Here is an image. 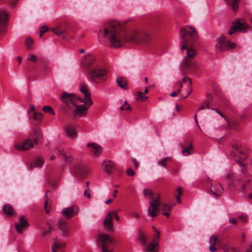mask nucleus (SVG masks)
Segmentation results:
<instances>
[{"instance_id":"9d476101","label":"nucleus","mask_w":252,"mask_h":252,"mask_svg":"<svg viewBox=\"0 0 252 252\" xmlns=\"http://www.w3.org/2000/svg\"><path fill=\"white\" fill-rule=\"evenodd\" d=\"M216 48L220 50H231L235 48L236 44L231 43L229 40H226L223 35H221L217 39Z\"/></svg>"},{"instance_id":"5701e85b","label":"nucleus","mask_w":252,"mask_h":252,"mask_svg":"<svg viewBox=\"0 0 252 252\" xmlns=\"http://www.w3.org/2000/svg\"><path fill=\"white\" fill-rule=\"evenodd\" d=\"M159 239H157L156 237H154L152 241L146 246L145 251L151 252H157L155 248L158 246Z\"/></svg>"},{"instance_id":"8fccbe9b","label":"nucleus","mask_w":252,"mask_h":252,"mask_svg":"<svg viewBox=\"0 0 252 252\" xmlns=\"http://www.w3.org/2000/svg\"><path fill=\"white\" fill-rule=\"evenodd\" d=\"M33 42V40L32 38L29 37L27 39L26 41V43L27 44V45H28V49H30L29 46H30L32 44Z\"/></svg>"},{"instance_id":"a878e982","label":"nucleus","mask_w":252,"mask_h":252,"mask_svg":"<svg viewBox=\"0 0 252 252\" xmlns=\"http://www.w3.org/2000/svg\"><path fill=\"white\" fill-rule=\"evenodd\" d=\"M213 100V96L210 94H207L206 98L202 105L198 108V111L202 110L205 108H209V106Z\"/></svg>"},{"instance_id":"a211bd4d","label":"nucleus","mask_w":252,"mask_h":252,"mask_svg":"<svg viewBox=\"0 0 252 252\" xmlns=\"http://www.w3.org/2000/svg\"><path fill=\"white\" fill-rule=\"evenodd\" d=\"M102 167L104 172L107 174H110L114 169L115 165L111 161L105 160L102 163Z\"/></svg>"},{"instance_id":"4be33fe9","label":"nucleus","mask_w":252,"mask_h":252,"mask_svg":"<svg viewBox=\"0 0 252 252\" xmlns=\"http://www.w3.org/2000/svg\"><path fill=\"white\" fill-rule=\"evenodd\" d=\"M103 224L108 231H111L113 230V224L112 223V219L109 213L107 214L103 221Z\"/></svg>"},{"instance_id":"393cba45","label":"nucleus","mask_w":252,"mask_h":252,"mask_svg":"<svg viewBox=\"0 0 252 252\" xmlns=\"http://www.w3.org/2000/svg\"><path fill=\"white\" fill-rule=\"evenodd\" d=\"M240 0H224L226 4L234 11H236L239 7Z\"/></svg>"},{"instance_id":"5fc2aeb1","label":"nucleus","mask_w":252,"mask_h":252,"mask_svg":"<svg viewBox=\"0 0 252 252\" xmlns=\"http://www.w3.org/2000/svg\"><path fill=\"white\" fill-rule=\"evenodd\" d=\"M251 181V179H248V180L244 181L243 185L241 186V189L242 190H244L246 186V185L247 184H248Z\"/></svg>"},{"instance_id":"72a5a7b5","label":"nucleus","mask_w":252,"mask_h":252,"mask_svg":"<svg viewBox=\"0 0 252 252\" xmlns=\"http://www.w3.org/2000/svg\"><path fill=\"white\" fill-rule=\"evenodd\" d=\"M136 100L137 101H143L144 100H146L148 97L147 96H145L143 94L142 92H138L136 94Z\"/></svg>"},{"instance_id":"6e6552de","label":"nucleus","mask_w":252,"mask_h":252,"mask_svg":"<svg viewBox=\"0 0 252 252\" xmlns=\"http://www.w3.org/2000/svg\"><path fill=\"white\" fill-rule=\"evenodd\" d=\"M232 24V27L228 31V34L230 35H232L237 31L245 33L250 28V26L241 19H237L234 21Z\"/></svg>"},{"instance_id":"f3484780","label":"nucleus","mask_w":252,"mask_h":252,"mask_svg":"<svg viewBox=\"0 0 252 252\" xmlns=\"http://www.w3.org/2000/svg\"><path fill=\"white\" fill-rule=\"evenodd\" d=\"M87 147L89 149V151L96 156L100 155L102 151L101 147L96 143H89L87 144Z\"/></svg>"},{"instance_id":"3c124183","label":"nucleus","mask_w":252,"mask_h":252,"mask_svg":"<svg viewBox=\"0 0 252 252\" xmlns=\"http://www.w3.org/2000/svg\"><path fill=\"white\" fill-rule=\"evenodd\" d=\"M126 173L128 176H134L135 174L131 168H128L126 171Z\"/></svg>"},{"instance_id":"412c9836","label":"nucleus","mask_w":252,"mask_h":252,"mask_svg":"<svg viewBox=\"0 0 252 252\" xmlns=\"http://www.w3.org/2000/svg\"><path fill=\"white\" fill-rule=\"evenodd\" d=\"M57 226L60 229L63 235H67L68 234L69 228L64 220H59L57 223Z\"/></svg>"},{"instance_id":"bf43d9fd","label":"nucleus","mask_w":252,"mask_h":252,"mask_svg":"<svg viewBox=\"0 0 252 252\" xmlns=\"http://www.w3.org/2000/svg\"><path fill=\"white\" fill-rule=\"evenodd\" d=\"M241 172L243 174L244 176L247 177V169L245 166L242 167Z\"/></svg>"},{"instance_id":"0eeeda50","label":"nucleus","mask_w":252,"mask_h":252,"mask_svg":"<svg viewBox=\"0 0 252 252\" xmlns=\"http://www.w3.org/2000/svg\"><path fill=\"white\" fill-rule=\"evenodd\" d=\"M84 102L82 104H76L75 107L73 111V116L75 118L86 117L87 115L88 110L92 105L93 102L91 99L88 97L87 100L83 99Z\"/></svg>"},{"instance_id":"f257e3e1","label":"nucleus","mask_w":252,"mask_h":252,"mask_svg":"<svg viewBox=\"0 0 252 252\" xmlns=\"http://www.w3.org/2000/svg\"><path fill=\"white\" fill-rule=\"evenodd\" d=\"M103 35L111 43L114 48L122 46L125 41L135 43L147 42L150 39L149 34L144 31L134 30L125 35L122 31V26L116 21L107 22L103 30Z\"/></svg>"},{"instance_id":"13d9d810","label":"nucleus","mask_w":252,"mask_h":252,"mask_svg":"<svg viewBox=\"0 0 252 252\" xmlns=\"http://www.w3.org/2000/svg\"><path fill=\"white\" fill-rule=\"evenodd\" d=\"M153 229L156 232V235L154 237H156L157 239H159L160 237V232L157 230L154 226L153 227Z\"/></svg>"},{"instance_id":"20e7f679","label":"nucleus","mask_w":252,"mask_h":252,"mask_svg":"<svg viewBox=\"0 0 252 252\" xmlns=\"http://www.w3.org/2000/svg\"><path fill=\"white\" fill-rule=\"evenodd\" d=\"M150 207L148 208V215L154 218L157 216V213L159 210V207L163 211H171L173 206L168 205L166 203H161L160 197L158 195L157 197L150 202Z\"/></svg>"},{"instance_id":"423d86ee","label":"nucleus","mask_w":252,"mask_h":252,"mask_svg":"<svg viewBox=\"0 0 252 252\" xmlns=\"http://www.w3.org/2000/svg\"><path fill=\"white\" fill-rule=\"evenodd\" d=\"M107 71L105 69H101L95 67L91 69L89 71L91 80L95 83H101L104 82L107 78Z\"/></svg>"},{"instance_id":"e2e57ef3","label":"nucleus","mask_w":252,"mask_h":252,"mask_svg":"<svg viewBox=\"0 0 252 252\" xmlns=\"http://www.w3.org/2000/svg\"><path fill=\"white\" fill-rule=\"evenodd\" d=\"M84 196H86L87 198H89L91 197V194L89 192L87 189H86L84 192Z\"/></svg>"},{"instance_id":"6e6d98bb","label":"nucleus","mask_w":252,"mask_h":252,"mask_svg":"<svg viewBox=\"0 0 252 252\" xmlns=\"http://www.w3.org/2000/svg\"><path fill=\"white\" fill-rule=\"evenodd\" d=\"M228 180H229L228 185L229 186H230L231 185L233 186V185H235L236 184V183L237 182V181L236 180H235L234 181V183L232 182V181H231V176L229 177Z\"/></svg>"},{"instance_id":"49530a36","label":"nucleus","mask_w":252,"mask_h":252,"mask_svg":"<svg viewBox=\"0 0 252 252\" xmlns=\"http://www.w3.org/2000/svg\"><path fill=\"white\" fill-rule=\"evenodd\" d=\"M48 226V230H43L42 231V234L43 235H46L48 232H49L51 229V228H52V225H51V224L49 222H47V223Z\"/></svg>"},{"instance_id":"473e14b6","label":"nucleus","mask_w":252,"mask_h":252,"mask_svg":"<svg viewBox=\"0 0 252 252\" xmlns=\"http://www.w3.org/2000/svg\"><path fill=\"white\" fill-rule=\"evenodd\" d=\"M59 152V156H63L64 157V159L67 162H70L71 161V159L72 158V157L71 156H70L69 154L63 153V151H62L60 150H57Z\"/></svg>"},{"instance_id":"aec40b11","label":"nucleus","mask_w":252,"mask_h":252,"mask_svg":"<svg viewBox=\"0 0 252 252\" xmlns=\"http://www.w3.org/2000/svg\"><path fill=\"white\" fill-rule=\"evenodd\" d=\"M62 213L63 216L68 219H70L76 214L74 206L63 208L62 211Z\"/></svg>"},{"instance_id":"1a4fd4ad","label":"nucleus","mask_w":252,"mask_h":252,"mask_svg":"<svg viewBox=\"0 0 252 252\" xmlns=\"http://www.w3.org/2000/svg\"><path fill=\"white\" fill-rule=\"evenodd\" d=\"M60 97L62 100L68 107H71V105H75L77 103H82L83 101L82 98L77 97L75 94H69L66 92L63 93Z\"/></svg>"},{"instance_id":"c756f323","label":"nucleus","mask_w":252,"mask_h":252,"mask_svg":"<svg viewBox=\"0 0 252 252\" xmlns=\"http://www.w3.org/2000/svg\"><path fill=\"white\" fill-rule=\"evenodd\" d=\"M44 162V159L41 157H37L35 159L34 161L32 163V167H41Z\"/></svg>"},{"instance_id":"dca6fc26","label":"nucleus","mask_w":252,"mask_h":252,"mask_svg":"<svg viewBox=\"0 0 252 252\" xmlns=\"http://www.w3.org/2000/svg\"><path fill=\"white\" fill-rule=\"evenodd\" d=\"M211 191L216 196H220L223 193V188L220 183L212 184L210 187Z\"/></svg>"},{"instance_id":"b1692460","label":"nucleus","mask_w":252,"mask_h":252,"mask_svg":"<svg viewBox=\"0 0 252 252\" xmlns=\"http://www.w3.org/2000/svg\"><path fill=\"white\" fill-rule=\"evenodd\" d=\"M182 82V84L184 83L187 82L188 83V89L187 92L185 97L188 96L192 92V81L191 79L188 76H185L181 81Z\"/></svg>"},{"instance_id":"338daca9","label":"nucleus","mask_w":252,"mask_h":252,"mask_svg":"<svg viewBox=\"0 0 252 252\" xmlns=\"http://www.w3.org/2000/svg\"><path fill=\"white\" fill-rule=\"evenodd\" d=\"M170 211H166V212H164L163 213V215L165 216H166L167 218H168L169 217V216H170Z\"/></svg>"},{"instance_id":"09e8293b","label":"nucleus","mask_w":252,"mask_h":252,"mask_svg":"<svg viewBox=\"0 0 252 252\" xmlns=\"http://www.w3.org/2000/svg\"><path fill=\"white\" fill-rule=\"evenodd\" d=\"M175 86H179V88L177 90V91H178V93H180L181 92V89H182V87H183L182 82H181V81H178V82H177V83H175Z\"/></svg>"},{"instance_id":"a19ab883","label":"nucleus","mask_w":252,"mask_h":252,"mask_svg":"<svg viewBox=\"0 0 252 252\" xmlns=\"http://www.w3.org/2000/svg\"><path fill=\"white\" fill-rule=\"evenodd\" d=\"M224 250L225 252H240L238 248L233 247H230L228 249L224 248Z\"/></svg>"},{"instance_id":"864d4df0","label":"nucleus","mask_w":252,"mask_h":252,"mask_svg":"<svg viewBox=\"0 0 252 252\" xmlns=\"http://www.w3.org/2000/svg\"><path fill=\"white\" fill-rule=\"evenodd\" d=\"M131 160L133 163L135 168H137L139 165V163H138V162L134 158H132L131 159Z\"/></svg>"},{"instance_id":"9b49d317","label":"nucleus","mask_w":252,"mask_h":252,"mask_svg":"<svg viewBox=\"0 0 252 252\" xmlns=\"http://www.w3.org/2000/svg\"><path fill=\"white\" fill-rule=\"evenodd\" d=\"M197 69V64L191 60L184 58L181 63V71L183 74H186L187 71L194 72Z\"/></svg>"},{"instance_id":"4468645a","label":"nucleus","mask_w":252,"mask_h":252,"mask_svg":"<svg viewBox=\"0 0 252 252\" xmlns=\"http://www.w3.org/2000/svg\"><path fill=\"white\" fill-rule=\"evenodd\" d=\"M29 223L25 216H20L19 222L15 224L16 230L18 233H22L23 230L28 227Z\"/></svg>"},{"instance_id":"603ef678","label":"nucleus","mask_w":252,"mask_h":252,"mask_svg":"<svg viewBox=\"0 0 252 252\" xmlns=\"http://www.w3.org/2000/svg\"><path fill=\"white\" fill-rule=\"evenodd\" d=\"M143 193L144 196H147L148 195H151L152 194V191L150 190L144 189L143 191Z\"/></svg>"},{"instance_id":"4c0bfd02","label":"nucleus","mask_w":252,"mask_h":252,"mask_svg":"<svg viewBox=\"0 0 252 252\" xmlns=\"http://www.w3.org/2000/svg\"><path fill=\"white\" fill-rule=\"evenodd\" d=\"M44 112L49 113L52 115H54L55 113L53 108L50 106H44L42 108Z\"/></svg>"},{"instance_id":"e433bc0d","label":"nucleus","mask_w":252,"mask_h":252,"mask_svg":"<svg viewBox=\"0 0 252 252\" xmlns=\"http://www.w3.org/2000/svg\"><path fill=\"white\" fill-rule=\"evenodd\" d=\"M171 161H172V159L171 158H168V157L165 158H162L161 159L159 160L158 161V163L162 166H164L167 162H170Z\"/></svg>"},{"instance_id":"37998d69","label":"nucleus","mask_w":252,"mask_h":252,"mask_svg":"<svg viewBox=\"0 0 252 252\" xmlns=\"http://www.w3.org/2000/svg\"><path fill=\"white\" fill-rule=\"evenodd\" d=\"M121 110H131V107L130 105L127 103L126 101H125V103L121 107Z\"/></svg>"},{"instance_id":"774afa93","label":"nucleus","mask_w":252,"mask_h":252,"mask_svg":"<svg viewBox=\"0 0 252 252\" xmlns=\"http://www.w3.org/2000/svg\"><path fill=\"white\" fill-rule=\"evenodd\" d=\"M179 93H178V91L177 92H172L170 94V96H172V97H174V96H176L177 95V94H179Z\"/></svg>"},{"instance_id":"58836bf2","label":"nucleus","mask_w":252,"mask_h":252,"mask_svg":"<svg viewBox=\"0 0 252 252\" xmlns=\"http://www.w3.org/2000/svg\"><path fill=\"white\" fill-rule=\"evenodd\" d=\"M94 60V58L93 56L86 57L85 59L86 63L87 65L90 66L93 64Z\"/></svg>"},{"instance_id":"0e129e2a","label":"nucleus","mask_w":252,"mask_h":252,"mask_svg":"<svg viewBox=\"0 0 252 252\" xmlns=\"http://www.w3.org/2000/svg\"><path fill=\"white\" fill-rule=\"evenodd\" d=\"M229 221L230 223L234 224H236V223H237V220L234 218H229Z\"/></svg>"},{"instance_id":"ddd939ff","label":"nucleus","mask_w":252,"mask_h":252,"mask_svg":"<svg viewBox=\"0 0 252 252\" xmlns=\"http://www.w3.org/2000/svg\"><path fill=\"white\" fill-rule=\"evenodd\" d=\"M8 21L7 13L4 11L0 10V36L6 32Z\"/></svg>"},{"instance_id":"f704fd0d","label":"nucleus","mask_w":252,"mask_h":252,"mask_svg":"<svg viewBox=\"0 0 252 252\" xmlns=\"http://www.w3.org/2000/svg\"><path fill=\"white\" fill-rule=\"evenodd\" d=\"M177 193L175 195V197L176 198L177 202L179 203H181V200L180 199V196L182 192V188L180 187L177 188L176 189Z\"/></svg>"},{"instance_id":"c85d7f7f","label":"nucleus","mask_w":252,"mask_h":252,"mask_svg":"<svg viewBox=\"0 0 252 252\" xmlns=\"http://www.w3.org/2000/svg\"><path fill=\"white\" fill-rule=\"evenodd\" d=\"M65 246V243H55L54 244L52 247V252H60L61 249L62 248H64Z\"/></svg>"},{"instance_id":"cd10ccee","label":"nucleus","mask_w":252,"mask_h":252,"mask_svg":"<svg viewBox=\"0 0 252 252\" xmlns=\"http://www.w3.org/2000/svg\"><path fill=\"white\" fill-rule=\"evenodd\" d=\"M117 83L118 85L121 88L126 90L127 88V82L126 79L122 77H118L117 78Z\"/></svg>"},{"instance_id":"ea45409f","label":"nucleus","mask_w":252,"mask_h":252,"mask_svg":"<svg viewBox=\"0 0 252 252\" xmlns=\"http://www.w3.org/2000/svg\"><path fill=\"white\" fill-rule=\"evenodd\" d=\"M218 241V238L216 236L212 235L209 240V243L211 245H215Z\"/></svg>"},{"instance_id":"f03ea898","label":"nucleus","mask_w":252,"mask_h":252,"mask_svg":"<svg viewBox=\"0 0 252 252\" xmlns=\"http://www.w3.org/2000/svg\"><path fill=\"white\" fill-rule=\"evenodd\" d=\"M180 33L183 40L181 50L187 49V55L184 58L191 60L196 57L197 55L196 51L191 47L188 48L187 45H190L195 42L198 38V35L196 30L193 27L186 26L180 30Z\"/></svg>"},{"instance_id":"c9c22d12","label":"nucleus","mask_w":252,"mask_h":252,"mask_svg":"<svg viewBox=\"0 0 252 252\" xmlns=\"http://www.w3.org/2000/svg\"><path fill=\"white\" fill-rule=\"evenodd\" d=\"M139 241L144 246H146L148 238L145 234H144L143 233H140L139 234Z\"/></svg>"},{"instance_id":"7c9ffc66","label":"nucleus","mask_w":252,"mask_h":252,"mask_svg":"<svg viewBox=\"0 0 252 252\" xmlns=\"http://www.w3.org/2000/svg\"><path fill=\"white\" fill-rule=\"evenodd\" d=\"M80 91L84 94V99L85 100H87L88 97L91 99L90 94L88 92V89L87 87L85 85H83L81 86L80 88Z\"/></svg>"},{"instance_id":"bb28decb","label":"nucleus","mask_w":252,"mask_h":252,"mask_svg":"<svg viewBox=\"0 0 252 252\" xmlns=\"http://www.w3.org/2000/svg\"><path fill=\"white\" fill-rule=\"evenodd\" d=\"M3 213L7 217H12L15 214V211L12 207L9 204H5L3 207Z\"/></svg>"},{"instance_id":"79ce46f5","label":"nucleus","mask_w":252,"mask_h":252,"mask_svg":"<svg viewBox=\"0 0 252 252\" xmlns=\"http://www.w3.org/2000/svg\"><path fill=\"white\" fill-rule=\"evenodd\" d=\"M109 213L110 214V216H111L112 219L113 218V217H114L117 221H119L120 218H119L117 212L111 211V212H109Z\"/></svg>"},{"instance_id":"2eb2a0df","label":"nucleus","mask_w":252,"mask_h":252,"mask_svg":"<svg viewBox=\"0 0 252 252\" xmlns=\"http://www.w3.org/2000/svg\"><path fill=\"white\" fill-rule=\"evenodd\" d=\"M89 168L84 165H78L75 168L74 172L77 176L80 177H83L86 176L89 172Z\"/></svg>"},{"instance_id":"680f3d73","label":"nucleus","mask_w":252,"mask_h":252,"mask_svg":"<svg viewBox=\"0 0 252 252\" xmlns=\"http://www.w3.org/2000/svg\"><path fill=\"white\" fill-rule=\"evenodd\" d=\"M41 31H42L44 33L49 30V28L47 26H44L41 27Z\"/></svg>"},{"instance_id":"6ab92c4d","label":"nucleus","mask_w":252,"mask_h":252,"mask_svg":"<svg viewBox=\"0 0 252 252\" xmlns=\"http://www.w3.org/2000/svg\"><path fill=\"white\" fill-rule=\"evenodd\" d=\"M65 132L69 138H74L77 134L76 128L72 125H68L65 127Z\"/></svg>"},{"instance_id":"a18cd8bd","label":"nucleus","mask_w":252,"mask_h":252,"mask_svg":"<svg viewBox=\"0 0 252 252\" xmlns=\"http://www.w3.org/2000/svg\"><path fill=\"white\" fill-rule=\"evenodd\" d=\"M28 59L29 60L32 62H36L37 61V58L36 57L33 55V54H30L29 56H28Z\"/></svg>"},{"instance_id":"052dcab7","label":"nucleus","mask_w":252,"mask_h":252,"mask_svg":"<svg viewBox=\"0 0 252 252\" xmlns=\"http://www.w3.org/2000/svg\"><path fill=\"white\" fill-rule=\"evenodd\" d=\"M215 245H211L209 250L211 252H215L217 251V249L214 247Z\"/></svg>"},{"instance_id":"69168bd1","label":"nucleus","mask_w":252,"mask_h":252,"mask_svg":"<svg viewBox=\"0 0 252 252\" xmlns=\"http://www.w3.org/2000/svg\"><path fill=\"white\" fill-rule=\"evenodd\" d=\"M43 69L47 68L48 67V63L46 61H42Z\"/></svg>"},{"instance_id":"4d7b16f0","label":"nucleus","mask_w":252,"mask_h":252,"mask_svg":"<svg viewBox=\"0 0 252 252\" xmlns=\"http://www.w3.org/2000/svg\"><path fill=\"white\" fill-rule=\"evenodd\" d=\"M48 199H46L44 202V208L47 213H48L49 211V209L48 208Z\"/></svg>"},{"instance_id":"de8ad7c7","label":"nucleus","mask_w":252,"mask_h":252,"mask_svg":"<svg viewBox=\"0 0 252 252\" xmlns=\"http://www.w3.org/2000/svg\"><path fill=\"white\" fill-rule=\"evenodd\" d=\"M238 219L243 223H246L247 220V217L245 215L240 216Z\"/></svg>"},{"instance_id":"c03bdc74","label":"nucleus","mask_w":252,"mask_h":252,"mask_svg":"<svg viewBox=\"0 0 252 252\" xmlns=\"http://www.w3.org/2000/svg\"><path fill=\"white\" fill-rule=\"evenodd\" d=\"M33 118L35 120L40 121L42 118V115L41 113H34Z\"/></svg>"},{"instance_id":"7ed1b4c3","label":"nucleus","mask_w":252,"mask_h":252,"mask_svg":"<svg viewBox=\"0 0 252 252\" xmlns=\"http://www.w3.org/2000/svg\"><path fill=\"white\" fill-rule=\"evenodd\" d=\"M41 136V129L37 128L32 131L29 138L26 139L21 143L16 145L15 147L19 150H28L33 147L34 144L38 142Z\"/></svg>"},{"instance_id":"f8f14e48","label":"nucleus","mask_w":252,"mask_h":252,"mask_svg":"<svg viewBox=\"0 0 252 252\" xmlns=\"http://www.w3.org/2000/svg\"><path fill=\"white\" fill-rule=\"evenodd\" d=\"M51 30L57 36H61L64 39H68L73 35L72 30L69 27H66L63 29L56 27L51 29Z\"/></svg>"},{"instance_id":"2f4dec72","label":"nucleus","mask_w":252,"mask_h":252,"mask_svg":"<svg viewBox=\"0 0 252 252\" xmlns=\"http://www.w3.org/2000/svg\"><path fill=\"white\" fill-rule=\"evenodd\" d=\"M193 148L192 145L190 144L189 146L184 148L182 153L184 156H187L191 153V151Z\"/></svg>"},{"instance_id":"39448f33","label":"nucleus","mask_w":252,"mask_h":252,"mask_svg":"<svg viewBox=\"0 0 252 252\" xmlns=\"http://www.w3.org/2000/svg\"><path fill=\"white\" fill-rule=\"evenodd\" d=\"M98 242L101 247L102 252L113 251L115 241L110 236L105 234H100L98 237Z\"/></svg>"}]
</instances>
